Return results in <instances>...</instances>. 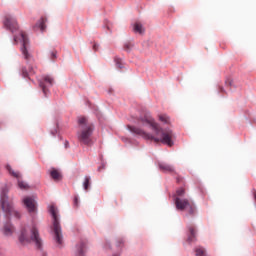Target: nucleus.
I'll return each instance as SVG.
<instances>
[{
    "label": "nucleus",
    "instance_id": "nucleus-17",
    "mask_svg": "<svg viewBox=\"0 0 256 256\" xmlns=\"http://www.w3.org/2000/svg\"><path fill=\"white\" fill-rule=\"evenodd\" d=\"M21 73H22L23 78H27L30 75L34 74V69H33V67H29V69H27L26 67H23L21 69Z\"/></svg>",
    "mask_w": 256,
    "mask_h": 256
},
{
    "label": "nucleus",
    "instance_id": "nucleus-2",
    "mask_svg": "<svg viewBox=\"0 0 256 256\" xmlns=\"http://www.w3.org/2000/svg\"><path fill=\"white\" fill-rule=\"evenodd\" d=\"M9 189L3 187L0 193V207L7 218L14 217L16 220L21 219V212L14 206L13 198H10Z\"/></svg>",
    "mask_w": 256,
    "mask_h": 256
},
{
    "label": "nucleus",
    "instance_id": "nucleus-28",
    "mask_svg": "<svg viewBox=\"0 0 256 256\" xmlns=\"http://www.w3.org/2000/svg\"><path fill=\"white\" fill-rule=\"evenodd\" d=\"M57 58V52L56 51H52L51 52V59L54 60Z\"/></svg>",
    "mask_w": 256,
    "mask_h": 256
},
{
    "label": "nucleus",
    "instance_id": "nucleus-24",
    "mask_svg": "<svg viewBox=\"0 0 256 256\" xmlns=\"http://www.w3.org/2000/svg\"><path fill=\"white\" fill-rule=\"evenodd\" d=\"M114 61H115L116 67L118 69H123V61H122V59H120L118 57H115Z\"/></svg>",
    "mask_w": 256,
    "mask_h": 256
},
{
    "label": "nucleus",
    "instance_id": "nucleus-32",
    "mask_svg": "<svg viewBox=\"0 0 256 256\" xmlns=\"http://www.w3.org/2000/svg\"><path fill=\"white\" fill-rule=\"evenodd\" d=\"M112 256H118L117 254H114V255H112Z\"/></svg>",
    "mask_w": 256,
    "mask_h": 256
},
{
    "label": "nucleus",
    "instance_id": "nucleus-22",
    "mask_svg": "<svg viewBox=\"0 0 256 256\" xmlns=\"http://www.w3.org/2000/svg\"><path fill=\"white\" fill-rule=\"evenodd\" d=\"M90 185H91V177L85 176L84 182H83V188H84V190H85V191H88Z\"/></svg>",
    "mask_w": 256,
    "mask_h": 256
},
{
    "label": "nucleus",
    "instance_id": "nucleus-21",
    "mask_svg": "<svg viewBox=\"0 0 256 256\" xmlns=\"http://www.w3.org/2000/svg\"><path fill=\"white\" fill-rule=\"evenodd\" d=\"M133 48H134V43L131 41L125 42L123 45V50L125 52H131Z\"/></svg>",
    "mask_w": 256,
    "mask_h": 256
},
{
    "label": "nucleus",
    "instance_id": "nucleus-18",
    "mask_svg": "<svg viewBox=\"0 0 256 256\" xmlns=\"http://www.w3.org/2000/svg\"><path fill=\"white\" fill-rule=\"evenodd\" d=\"M159 121L166 125H171V118L167 114H160Z\"/></svg>",
    "mask_w": 256,
    "mask_h": 256
},
{
    "label": "nucleus",
    "instance_id": "nucleus-20",
    "mask_svg": "<svg viewBox=\"0 0 256 256\" xmlns=\"http://www.w3.org/2000/svg\"><path fill=\"white\" fill-rule=\"evenodd\" d=\"M196 256H208L206 253V249L202 246H198L195 248Z\"/></svg>",
    "mask_w": 256,
    "mask_h": 256
},
{
    "label": "nucleus",
    "instance_id": "nucleus-15",
    "mask_svg": "<svg viewBox=\"0 0 256 256\" xmlns=\"http://www.w3.org/2000/svg\"><path fill=\"white\" fill-rule=\"evenodd\" d=\"M49 175L54 181H59L62 178L60 171L56 168H51L49 170Z\"/></svg>",
    "mask_w": 256,
    "mask_h": 256
},
{
    "label": "nucleus",
    "instance_id": "nucleus-5",
    "mask_svg": "<svg viewBox=\"0 0 256 256\" xmlns=\"http://www.w3.org/2000/svg\"><path fill=\"white\" fill-rule=\"evenodd\" d=\"M49 213L52 217V231L54 234V240L58 245L63 244L62 227L59 219V210L55 205L49 206Z\"/></svg>",
    "mask_w": 256,
    "mask_h": 256
},
{
    "label": "nucleus",
    "instance_id": "nucleus-14",
    "mask_svg": "<svg viewBox=\"0 0 256 256\" xmlns=\"http://www.w3.org/2000/svg\"><path fill=\"white\" fill-rule=\"evenodd\" d=\"M15 232V227L11 223H5L2 228V233L5 236H12Z\"/></svg>",
    "mask_w": 256,
    "mask_h": 256
},
{
    "label": "nucleus",
    "instance_id": "nucleus-31",
    "mask_svg": "<svg viewBox=\"0 0 256 256\" xmlns=\"http://www.w3.org/2000/svg\"><path fill=\"white\" fill-rule=\"evenodd\" d=\"M14 42H17V37L16 36H14Z\"/></svg>",
    "mask_w": 256,
    "mask_h": 256
},
{
    "label": "nucleus",
    "instance_id": "nucleus-12",
    "mask_svg": "<svg viewBox=\"0 0 256 256\" xmlns=\"http://www.w3.org/2000/svg\"><path fill=\"white\" fill-rule=\"evenodd\" d=\"M188 238L187 241L189 243H193L197 241V228L195 225H188Z\"/></svg>",
    "mask_w": 256,
    "mask_h": 256
},
{
    "label": "nucleus",
    "instance_id": "nucleus-27",
    "mask_svg": "<svg viewBox=\"0 0 256 256\" xmlns=\"http://www.w3.org/2000/svg\"><path fill=\"white\" fill-rule=\"evenodd\" d=\"M225 84H226V86H228V87H232V86H233V80H232V79H227V80L225 81Z\"/></svg>",
    "mask_w": 256,
    "mask_h": 256
},
{
    "label": "nucleus",
    "instance_id": "nucleus-7",
    "mask_svg": "<svg viewBox=\"0 0 256 256\" xmlns=\"http://www.w3.org/2000/svg\"><path fill=\"white\" fill-rule=\"evenodd\" d=\"M20 38L22 42V46L20 48L21 54L26 61H29L32 59V54L30 52V43L28 36L25 32L21 31Z\"/></svg>",
    "mask_w": 256,
    "mask_h": 256
},
{
    "label": "nucleus",
    "instance_id": "nucleus-9",
    "mask_svg": "<svg viewBox=\"0 0 256 256\" xmlns=\"http://www.w3.org/2000/svg\"><path fill=\"white\" fill-rule=\"evenodd\" d=\"M22 202H23V205L25 206V208L27 209V211L30 214H36V212H37V202L33 197L26 196V197L23 198Z\"/></svg>",
    "mask_w": 256,
    "mask_h": 256
},
{
    "label": "nucleus",
    "instance_id": "nucleus-13",
    "mask_svg": "<svg viewBox=\"0 0 256 256\" xmlns=\"http://www.w3.org/2000/svg\"><path fill=\"white\" fill-rule=\"evenodd\" d=\"M160 171L164 172V173H174L175 172V168L174 166L165 163V162H160L158 164Z\"/></svg>",
    "mask_w": 256,
    "mask_h": 256
},
{
    "label": "nucleus",
    "instance_id": "nucleus-30",
    "mask_svg": "<svg viewBox=\"0 0 256 256\" xmlns=\"http://www.w3.org/2000/svg\"><path fill=\"white\" fill-rule=\"evenodd\" d=\"M93 49H94L95 51H97V45H96V44L93 45Z\"/></svg>",
    "mask_w": 256,
    "mask_h": 256
},
{
    "label": "nucleus",
    "instance_id": "nucleus-3",
    "mask_svg": "<svg viewBox=\"0 0 256 256\" xmlns=\"http://www.w3.org/2000/svg\"><path fill=\"white\" fill-rule=\"evenodd\" d=\"M19 241L22 244L33 242L37 249L42 248V239L40 238L38 228L35 224H32L30 227L22 228Z\"/></svg>",
    "mask_w": 256,
    "mask_h": 256
},
{
    "label": "nucleus",
    "instance_id": "nucleus-10",
    "mask_svg": "<svg viewBox=\"0 0 256 256\" xmlns=\"http://www.w3.org/2000/svg\"><path fill=\"white\" fill-rule=\"evenodd\" d=\"M4 27L12 33L19 29L17 20L12 15L5 16Z\"/></svg>",
    "mask_w": 256,
    "mask_h": 256
},
{
    "label": "nucleus",
    "instance_id": "nucleus-19",
    "mask_svg": "<svg viewBox=\"0 0 256 256\" xmlns=\"http://www.w3.org/2000/svg\"><path fill=\"white\" fill-rule=\"evenodd\" d=\"M46 22L47 20L45 18H41L37 23L36 27L40 29L41 32H44L46 30Z\"/></svg>",
    "mask_w": 256,
    "mask_h": 256
},
{
    "label": "nucleus",
    "instance_id": "nucleus-8",
    "mask_svg": "<svg viewBox=\"0 0 256 256\" xmlns=\"http://www.w3.org/2000/svg\"><path fill=\"white\" fill-rule=\"evenodd\" d=\"M6 170L9 172V174L16 178L18 180L17 184H18V188L21 190H28L29 189V185L21 180V174L17 171H14L12 169V167L10 165H6Z\"/></svg>",
    "mask_w": 256,
    "mask_h": 256
},
{
    "label": "nucleus",
    "instance_id": "nucleus-25",
    "mask_svg": "<svg viewBox=\"0 0 256 256\" xmlns=\"http://www.w3.org/2000/svg\"><path fill=\"white\" fill-rule=\"evenodd\" d=\"M184 195H185V189L184 188L177 189V191H176V198H180V197H182Z\"/></svg>",
    "mask_w": 256,
    "mask_h": 256
},
{
    "label": "nucleus",
    "instance_id": "nucleus-29",
    "mask_svg": "<svg viewBox=\"0 0 256 256\" xmlns=\"http://www.w3.org/2000/svg\"><path fill=\"white\" fill-rule=\"evenodd\" d=\"M220 92H221V93H225L224 87H220Z\"/></svg>",
    "mask_w": 256,
    "mask_h": 256
},
{
    "label": "nucleus",
    "instance_id": "nucleus-26",
    "mask_svg": "<svg viewBox=\"0 0 256 256\" xmlns=\"http://www.w3.org/2000/svg\"><path fill=\"white\" fill-rule=\"evenodd\" d=\"M73 204H74V206H75L76 208L79 206V197H78V196H75V197H74Z\"/></svg>",
    "mask_w": 256,
    "mask_h": 256
},
{
    "label": "nucleus",
    "instance_id": "nucleus-4",
    "mask_svg": "<svg viewBox=\"0 0 256 256\" xmlns=\"http://www.w3.org/2000/svg\"><path fill=\"white\" fill-rule=\"evenodd\" d=\"M78 124L80 126V132L78 133V141L84 145H91L94 125L88 122L86 117H79Z\"/></svg>",
    "mask_w": 256,
    "mask_h": 256
},
{
    "label": "nucleus",
    "instance_id": "nucleus-16",
    "mask_svg": "<svg viewBox=\"0 0 256 256\" xmlns=\"http://www.w3.org/2000/svg\"><path fill=\"white\" fill-rule=\"evenodd\" d=\"M133 31L137 34H144L145 33V28L143 27V25L141 23L136 22L133 26Z\"/></svg>",
    "mask_w": 256,
    "mask_h": 256
},
{
    "label": "nucleus",
    "instance_id": "nucleus-6",
    "mask_svg": "<svg viewBox=\"0 0 256 256\" xmlns=\"http://www.w3.org/2000/svg\"><path fill=\"white\" fill-rule=\"evenodd\" d=\"M175 206L179 211H187L189 215L196 214V206L193 202L188 199H182L180 197H175Z\"/></svg>",
    "mask_w": 256,
    "mask_h": 256
},
{
    "label": "nucleus",
    "instance_id": "nucleus-1",
    "mask_svg": "<svg viewBox=\"0 0 256 256\" xmlns=\"http://www.w3.org/2000/svg\"><path fill=\"white\" fill-rule=\"evenodd\" d=\"M140 122L143 125H148L152 128L155 135L145 132L143 129L128 125L127 129L137 136L144 138L145 140L154 141L155 143H162L168 147L174 146L175 134L171 129H163L155 121V119L150 115L146 114L144 117L140 118Z\"/></svg>",
    "mask_w": 256,
    "mask_h": 256
},
{
    "label": "nucleus",
    "instance_id": "nucleus-11",
    "mask_svg": "<svg viewBox=\"0 0 256 256\" xmlns=\"http://www.w3.org/2000/svg\"><path fill=\"white\" fill-rule=\"evenodd\" d=\"M54 84V79L51 76H44L43 82L39 83L40 88L42 89V92L44 95H47L49 87H52Z\"/></svg>",
    "mask_w": 256,
    "mask_h": 256
},
{
    "label": "nucleus",
    "instance_id": "nucleus-23",
    "mask_svg": "<svg viewBox=\"0 0 256 256\" xmlns=\"http://www.w3.org/2000/svg\"><path fill=\"white\" fill-rule=\"evenodd\" d=\"M85 248H86V244L83 242H81L80 245L77 246V251L79 256H84Z\"/></svg>",
    "mask_w": 256,
    "mask_h": 256
}]
</instances>
